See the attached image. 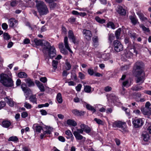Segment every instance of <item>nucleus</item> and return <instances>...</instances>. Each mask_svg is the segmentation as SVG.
Returning <instances> with one entry per match:
<instances>
[{
	"label": "nucleus",
	"instance_id": "obj_1",
	"mask_svg": "<svg viewBox=\"0 0 151 151\" xmlns=\"http://www.w3.org/2000/svg\"><path fill=\"white\" fill-rule=\"evenodd\" d=\"M43 51L44 53L47 52L48 53V56L46 55L45 56V59L47 61V63H48L50 58L52 59L56 55L55 48L53 46H51L50 43L48 42H46L45 43Z\"/></svg>",
	"mask_w": 151,
	"mask_h": 151
},
{
	"label": "nucleus",
	"instance_id": "obj_2",
	"mask_svg": "<svg viewBox=\"0 0 151 151\" xmlns=\"http://www.w3.org/2000/svg\"><path fill=\"white\" fill-rule=\"evenodd\" d=\"M0 82L5 86L7 87H12L14 86V81L12 79V73L9 72L8 74L2 73L0 75Z\"/></svg>",
	"mask_w": 151,
	"mask_h": 151
},
{
	"label": "nucleus",
	"instance_id": "obj_3",
	"mask_svg": "<svg viewBox=\"0 0 151 151\" xmlns=\"http://www.w3.org/2000/svg\"><path fill=\"white\" fill-rule=\"evenodd\" d=\"M36 6L38 12L40 15H46L49 12L47 6L44 3L41 1L36 0Z\"/></svg>",
	"mask_w": 151,
	"mask_h": 151
},
{
	"label": "nucleus",
	"instance_id": "obj_4",
	"mask_svg": "<svg viewBox=\"0 0 151 151\" xmlns=\"http://www.w3.org/2000/svg\"><path fill=\"white\" fill-rule=\"evenodd\" d=\"M135 76L137 78L136 79V82L137 83L140 82L139 85H141L144 82V73L142 70L137 71L135 73Z\"/></svg>",
	"mask_w": 151,
	"mask_h": 151
},
{
	"label": "nucleus",
	"instance_id": "obj_5",
	"mask_svg": "<svg viewBox=\"0 0 151 151\" xmlns=\"http://www.w3.org/2000/svg\"><path fill=\"white\" fill-rule=\"evenodd\" d=\"M132 122L134 127L136 128L141 127L144 123L142 119L136 117L132 119Z\"/></svg>",
	"mask_w": 151,
	"mask_h": 151
},
{
	"label": "nucleus",
	"instance_id": "obj_6",
	"mask_svg": "<svg viewBox=\"0 0 151 151\" xmlns=\"http://www.w3.org/2000/svg\"><path fill=\"white\" fill-rule=\"evenodd\" d=\"M113 46L114 50L116 52H118L123 50L122 45L118 40H115L114 41Z\"/></svg>",
	"mask_w": 151,
	"mask_h": 151
},
{
	"label": "nucleus",
	"instance_id": "obj_7",
	"mask_svg": "<svg viewBox=\"0 0 151 151\" xmlns=\"http://www.w3.org/2000/svg\"><path fill=\"white\" fill-rule=\"evenodd\" d=\"M112 127H118L124 131L126 127L125 122H122L121 121H117L114 122L113 124Z\"/></svg>",
	"mask_w": 151,
	"mask_h": 151
},
{
	"label": "nucleus",
	"instance_id": "obj_8",
	"mask_svg": "<svg viewBox=\"0 0 151 151\" xmlns=\"http://www.w3.org/2000/svg\"><path fill=\"white\" fill-rule=\"evenodd\" d=\"M83 33L84 37L88 41L91 40L92 36L91 32L88 30L84 29L83 31Z\"/></svg>",
	"mask_w": 151,
	"mask_h": 151
},
{
	"label": "nucleus",
	"instance_id": "obj_9",
	"mask_svg": "<svg viewBox=\"0 0 151 151\" xmlns=\"http://www.w3.org/2000/svg\"><path fill=\"white\" fill-rule=\"evenodd\" d=\"M8 24L10 27L13 28H15L18 24V21L14 18L9 19Z\"/></svg>",
	"mask_w": 151,
	"mask_h": 151
},
{
	"label": "nucleus",
	"instance_id": "obj_10",
	"mask_svg": "<svg viewBox=\"0 0 151 151\" xmlns=\"http://www.w3.org/2000/svg\"><path fill=\"white\" fill-rule=\"evenodd\" d=\"M68 37L71 40L72 42L74 44L77 43L76 39L73 33V31L71 30L69 31L68 32Z\"/></svg>",
	"mask_w": 151,
	"mask_h": 151
},
{
	"label": "nucleus",
	"instance_id": "obj_11",
	"mask_svg": "<svg viewBox=\"0 0 151 151\" xmlns=\"http://www.w3.org/2000/svg\"><path fill=\"white\" fill-rule=\"evenodd\" d=\"M142 65V63L141 61H137L135 63L134 66V69L136 73L137 71H139L141 70Z\"/></svg>",
	"mask_w": 151,
	"mask_h": 151
},
{
	"label": "nucleus",
	"instance_id": "obj_12",
	"mask_svg": "<svg viewBox=\"0 0 151 151\" xmlns=\"http://www.w3.org/2000/svg\"><path fill=\"white\" fill-rule=\"evenodd\" d=\"M80 127L81 128L83 129V131H84L87 133H90L91 131V128L88 126L84 124H82Z\"/></svg>",
	"mask_w": 151,
	"mask_h": 151
},
{
	"label": "nucleus",
	"instance_id": "obj_13",
	"mask_svg": "<svg viewBox=\"0 0 151 151\" xmlns=\"http://www.w3.org/2000/svg\"><path fill=\"white\" fill-rule=\"evenodd\" d=\"M72 112L75 115L78 116H81L83 115L85 113V112L84 111H79L77 109L73 110L72 111Z\"/></svg>",
	"mask_w": 151,
	"mask_h": 151
},
{
	"label": "nucleus",
	"instance_id": "obj_14",
	"mask_svg": "<svg viewBox=\"0 0 151 151\" xmlns=\"http://www.w3.org/2000/svg\"><path fill=\"white\" fill-rule=\"evenodd\" d=\"M141 111L145 115H151V109L144 108L141 109Z\"/></svg>",
	"mask_w": 151,
	"mask_h": 151
},
{
	"label": "nucleus",
	"instance_id": "obj_15",
	"mask_svg": "<svg viewBox=\"0 0 151 151\" xmlns=\"http://www.w3.org/2000/svg\"><path fill=\"white\" fill-rule=\"evenodd\" d=\"M64 43L65 48L68 50L70 52L72 53L73 52L69 46L68 42V38L67 36L65 37L64 38Z\"/></svg>",
	"mask_w": 151,
	"mask_h": 151
},
{
	"label": "nucleus",
	"instance_id": "obj_16",
	"mask_svg": "<svg viewBox=\"0 0 151 151\" xmlns=\"http://www.w3.org/2000/svg\"><path fill=\"white\" fill-rule=\"evenodd\" d=\"M35 83L41 92H44L45 91V88L42 83L39 81H36Z\"/></svg>",
	"mask_w": 151,
	"mask_h": 151
},
{
	"label": "nucleus",
	"instance_id": "obj_17",
	"mask_svg": "<svg viewBox=\"0 0 151 151\" xmlns=\"http://www.w3.org/2000/svg\"><path fill=\"white\" fill-rule=\"evenodd\" d=\"M117 12L122 15H125L126 14V10L123 8L122 6H121L118 7Z\"/></svg>",
	"mask_w": 151,
	"mask_h": 151
},
{
	"label": "nucleus",
	"instance_id": "obj_18",
	"mask_svg": "<svg viewBox=\"0 0 151 151\" xmlns=\"http://www.w3.org/2000/svg\"><path fill=\"white\" fill-rule=\"evenodd\" d=\"M24 81L27 84L29 87L33 86L35 85L34 83L32 80L29 78L25 79Z\"/></svg>",
	"mask_w": 151,
	"mask_h": 151
},
{
	"label": "nucleus",
	"instance_id": "obj_19",
	"mask_svg": "<svg viewBox=\"0 0 151 151\" xmlns=\"http://www.w3.org/2000/svg\"><path fill=\"white\" fill-rule=\"evenodd\" d=\"M93 45V46L96 47L99 45L98 38L97 36H94L92 38Z\"/></svg>",
	"mask_w": 151,
	"mask_h": 151
},
{
	"label": "nucleus",
	"instance_id": "obj_20",
	"mask_svg": "<svg viewBox=\"0 0 151 151\" xmlns=\"http://www.w3.org/2000/svg\"><path fill=\"white\" fill-rule=\"evenodd\" d=\"M22 3V1H18L16 0H13L10 2V5L12 7H14L16 6L19 3V5H21V4Z\"/></svg>",
	"mask_w": 151,
	"mask_h": 151
},
{
	"label": "nucleus",
	"instance_id": "obj_21",
	"mask_svg": "<svg viewBox=\"0 0 151 151\" xmlns=\"http://www.w3.org/2000/svg\"><path fill=\"white\" fill-rule=\"evenodd\" d=\"M2 124L3 127L7 128L10 126L11 124V123L10 121L4 120L2 122Z\"/></svg>",
	"mask_w": 151,
	"mask_h": 151
},
{
	"label": "nucleus",
	"instance_id": "obj_22",
	"mask_svg": "<svg viewBox=\"0 0 151 151\" xmlns=\"http://www.w3.org/2000/svg\"><path fill=\"white\" fill-rule=\"evenodd\" d=\"M67 124L69 126L75 127L77 125V124L74 120L70 119H68L67 121Z\"/></svg>",
	"mask_w": 151,
	"mask_h": 151
},
{
	"label": "nucleus",
	"instance_id": "obj_23",
	"mask_svg": "<svg viewBox=\"0 0 151 151\" xmlns=\"http://www.w3.org/2000/svg\"><path fill=\"white\" fill-rule=\"evenodd\" d=\"M131 89L133 91H139L143 89L142 87L139 86L138 85L133 86Z\"/></svg>",
	"mask_w": 151,
	"mask_h": 151
},
{
	"label": "nucleus",
	"instance_id": "obj_24",
	"mask_svg": "<svg viewBox=\"0 0 151 151\" xmlns=\"http://www.w3.org/2000/svg\"><path fill=\"white\" fill-rule=\"evenodd\" d=\"M73 134L76 139L81 140L83 138L85 139V138L83 137V136L78 133L77 132H73Z\"/></svg>",
	"mask_w": 151,
	"mask_h": 151
},
{
	"label": "nucleus",
	"instance_id": "obj_25",
	"mask_svg": "<svg viewBox=\"0 0 151 151\" xmlns=\"http://www.w3.org/2000/svg\"><path fill=\"white\" fill-rule=\"evenodd\" d=\"M86 108L88 110L92 111L93 113H94L96 111V110L94 108L89 104H86Z\"/></svg>",
	"mask_w": 151,
	"mask_h": 151
},
{
	"label": "nucleus",
	"instance_id": "obj_26",
	"mask_svg": "<svg viewBox=\"0 0 151 151\" xmlns=\"http://www.w3.org/2000/svg\"><path fill=\"white\" fill-rule=\"evenodd\" d=\"M143 137V140L145 141H148L150 139V137L149 134L147 132H144L142 134Z\"/></svg>",
	"mask_w": 151,
	"mask_h": 151
},
{
	"label": "nucleus",
	"instance_id": "obj_27",
	"mask_svg": "<svg viewBox=\"0 0 151 151\" xmlns=\"http://www.w3.org/2000/svg\"><path fill=\"white\" fill-rule=\"evenodd\" d=\"M56 99L59 104H61L63 102V99L61 94L60 93H58L57 95Z\"/></svg>",
	"mask_w": 151,
	"mask_h": 151
},
{
	"label": "nucleus",
	"instance_id": "obj_28",
	"mask_svg": "<svg viewBox=\"0 0 151 151\" xmlns=\"http://www.w3.org/2000/svg\"><path fill=\"white\" fill-rule=\"evenodd\" d=\"M5 100L7 104L11 106H13L14 105L13 102L12 101L11 99H9L8 97H5L4 99Z\"/></svg>",
	"mask_w": 151,
	"mask_h": 151
},
{
	"label": "nucleus",
	"instance_id": "obj_29",
	"mask_svg": "<svg viewBox=\"0 0 151 151\" xmlns=\"http://www.w3.org/2000/svg\"><path fill=\"white\" fill-rule=\"evenodd\" d=\"M34 42L35 44L37 46H42L43 44L42 40H40L35 39L34 40Z\"/></svg>",
	"mask_w": 151,
	"mask_h": 151
},
{
	"label": "nucleus",
	"instance_id": "obj_30",
	"mask_svg": "<svg viewBox=\"0 0 151 151\" xmlns=\"http://www.w3.org/2000/svg\"><path fill=\"white\" fill-rule=\"evenodd\" d=\"M17 76L20 78H26L27 75L24 72H21L18 73Z\"/></svg>",
	"mask_w": 151,
	"mask_h": 151
},
{
	"label": "nucleus",
	"instance_id": "obj_31",
	"mask_svg": "<svg viewBox=\"0 0 151 151\" xmlns=\"http://www.w3.org/2000/svg\"><path fill=\"white\" fill-rule=\"evenodd\" d=\"M137 14L139 17V19L142 21H145L147 20V18L146 17H144L143 14L139 12H138L137 13Z\"/></svg>",
	"mask_w": 151,
	"mask_h": 151
},
{
	"label": "nucleus",
	"instance_id": "obj_32",
	"mask_svg": "<svg viewBox=\"0 0 151 151\" xmlns=\"http://www.w3.org/2000/svg\"><path fill=\"white\" fill-rule=\"evenodd\" d=\"M29 99L30 102H32L33 103L37 104V99L35 96L32 95L30 96Z\"/></svg>",
	"mask_w": 151,
	"mask_h": 151
},
{
	"label": "nucleus",
	"instance_id": "obj_33",
	"mask_svg": "<svg viewBox=\"0 0 151 151\" xmlns=\"http://www.w3.org/2000/svg\"><path fill=\"white\" fill-rule=\"evenodd\" d=\"M95 19L100 24L104 23L106 21L105 19H101L98 16L96 17L95 18Z\"/></svg>",
	"mask_w": 151,
	"mask_h": 151
},
{
	"label": "nucleus",
	"instance_id": "obj_34",
	"mask_svg": "<svg viewBox=\"0 0 151 151\" xmlns=\"http://www.w3.org/2000/svg\"><path fill=\"white\" fill-rule=\"evenodd\" d=\"M9 141H12L16 142L18 140V139L16 136H12L9 137L8 140Z\"/></svg>",
	"mask_w": 151,
	"mask_h": 151
},
{
	"label": "nucleus",
	"instance_id": "obj_35",
	"mask_svg": "<svg viewBox=\"0 0 151 151\" xmlns=\"http://www.w3.org/2000/svg\"><path fill=\"white\" fill-rule=\"evenodd\" d=\"M128 35L131 38H133L134 39H135L137 37L136 34L133 32L131 31H129L128 32Z\"/></svg>",
	"mask_w": 151,
	"mask_h": 151
},
{
	"label": "nucleus",
	"instance_id": "obj_36",
	"mask_svg": "<svg viewBox=\"0 0 151 151\" xmlns=\"http://www.w3.org/2000/svg\"><path fill=\"white\" fill-rule=\"evenodd\" d=\"M121 28H119L117 30H116L115 32V37L116 39H119L120 36V35L121 34Z\"/></svg>",
	"mask_w": 151,
	"mask_h": 151
},
{
	"label": "nucleus",
	"instance_id": "obj_37",
	"mask_svg": "<svg viewBox=\"0 0 151 151\" xmlns=\"http://www.w3.org/2000/svg\"><path fill=\"white\" fill-rule=\"evenodd\" d=\"M84 90L86 92L90 93L91 92V86H84Z\"/></svg>",
	"mask_w": 151,
	"mask_h": 151
},
{
	"label": "nucleus",
	"instance_id": "obj_38",
	"mask_svg": "<svg viewBox=\"0 0 151 151\" xmlns=\"http://www.w3.org/2000/svg\"><path fill=\"white\" fill-rule=\"evenodd\" d=\"M129 18L132 23L134 25L136 24L137 21V19L135 18L134 17L130 16L129 17Z\"/></svg>",
	"mask_w": 151,
	"mask_h": 151
},
{
	"label": "nucleus",
	"instance_id": "obj_39",
	"mask_svg": "<svg viewBox=\"0 0 151 151\" xmlns=\"http://www.w3.org/2000/svg\"><path fill=\"white\" fill-rule=\"evenodd\" d=\"M94 121L99 125H104V122L100 119L95 118L94 119Z\"/></svg>",
	"mask_w": 151,
	"mask_h": 151
},
{
	"label": "nucleus",
	"instance_id": "obj_40",
	"mask_svg": "<svg viewBox=\"0 0 151 151\" xmlns=\"http://www.w3.org/2000/svg\"><path fill=\"white\" fill-rule=\"evenodd\" d=\"M107 26L108 27H110L112 29H115V26L114 23L112 22H109L107 24Z\"/></svg>",
	"mask_w": 151,
	"mask_h": 151
},
{
	"label": "nucleus",
	"instance_id": "obj_41",
	"mask_svg": "<svg viewBox=\"0 0 151 151\" xmlns=\"http://www.w3.org/2000/svg\"><path fill=\"white\" fill-rule=\"evenodd\" d=\"M66 65L65 69L67 70H69L71 68V65L69 62L68 61H66L65 63Z\"/></svg>",
	"mask_w": 151,
	"mask_h": 151
},
{
	"label": "nucleus",
	"instance_id": "obj_42",
	"mask_svg": "<svg viewBox=\"0 0 151 151\" xmlns=\"http://www.w3.org/2000/svg\"><path fill=\"white\" fill-rule=\"evenodd\" d=\"M125 55L127 58H130L132 56V53L129 51H126L125 52Z\"/></svg>",
	"mask_w": 151,
	"mask_h": 151
},
{
	"label": "nucleus",
	"instance_id": "obj_43",
	"mask_svg": "<svg viewBox=\"0 0 151 151\" xmlns=\"http://www.w3.org/2000/svg\"><path fill=\"white\" fill-rule=\"evenodd\" d=\"M42 129V127L41 126L37 125L35 127L36 131L38 133H40L41 130Z\"/></svg>",
	"mask_w": 151,
	"mask_h": 151
},
{
	"label": "nucleus",
	"instance_id": "obj_44",
	"mask_svg": "<svg viewBox=\"0 0 151 151\" xmlns=\"http://www.w3.org/2000/svg\"><path fill=\"white\" fill-rule=\"evenodd\" d=\"M58 62L57 61L53 60L52 61V65L53 68L54 70H55L57 68V65Z\"/></svg>",
	"mask_w": 151,
	"mask_h": 151
},
{
	"label": "nucleus",
	"instance_id": "obj_45",
	"mask_svg": "<svg viewBox=\"0 0 151 151\" xmlns=\"http://www.w3.org/2000/svg\"><path fill=\"white\" fill-rule=\"evenodd\" d=\"M140 27L145 32H150L149 28H146L143 24L141 25Z\"/></svg>",
	"mask_w": 151,
	"mask_h": 151
},
{
	"label": "nucleus",
	"instance_id": "obj_46",
	"mask_svg": "<svg viewBox=\"0 0 151 151\" xmlns=\"http://www.w3.org/2000/svg\"><path fill=\"white\" fill-rule=\"evenodd\" d=\"M3 37L4 39L6 40H8L10 38V36L7 33H4V34Z\"/></svg>",
	"mask_w": 151,
	"mask_h": 151
},
{
	"label": "nucleus",
	"instance_id": "obj_47",
	"mask_svg": "<svg viewBox=\"0 0 151 151\" xmlns=\"http://www.w3.org/2000/svg\"><path fill=\"white\" fill-rule=\"evenodd\" d=\"M114 39V36L112 33L109 34V40L110 41V43L112 42V40Z\"/></svg>",
	"mask_w": 151,
	"mask_h": 151
},
{
	"label": "nucleus",
	"instance_id": "obj_48",
	"mask_svg": "<svg viewBox=\"0 0 151 151\" xmlns=\"http://www.w3.org/2000/svg\"><path fill=\"white\" fill-rule=\"evenodd\" d=\"M24 106L28 109H30L32 107L31 105L27 102H25L24 103Z\"/></svg>",
	"mask_w": 151,
	"mask_h": 151
},
{
	"label": "nucleus",
	"instance_id": "obj_49",
	"mask_svg": "<svg viewBox=\"0 0 151 151\" xmlns=\"http://www.w3.org/2000/svg\"><path fill=\"white\" fill-rule=\"evenodd\" d=\"M65 134L67 135L68 137H67L66 138L67 139H69L70 136H72L73 135L72 133L70 130H68L65 131Z\"/></svg>",
	"mask_w": 151,
	"mask_h": 151
},
{
	"label": "nucleus",
	"instance_id": "obj_50",
	"mask_svg": "<svg viewBox=\"0 0 151 151\" xmlns=\"http://www.w3.org/2000/svg\"><path fill=\"white\" fill-rule=\"evenodd\" d=\"M57 6V4L56 3L54 2L51 3L49 5L51 9H53L56 7Z\"/></svg>",
	"mask_w": 151,
	"mask_h": 151
},
{
	"label": "nucleus",
	"instance_id": "obj_51",
	"mask_svg": "<svg viewBox=\"0 0 151 151\" xmlns=\"http://www.w3.org/2000/svg\"><path fill=\"white\" fill-rule=\"evenodd\" d=\"M78 77L81 80H83L85 79V75L83 73L81 72L78 73Z\"/></svg>",
	"mask_w": 151,
	"mask_h": 151
},
{
	"label": "nucleus",
	"instance_id": "obj_52",
	"mask_svg": "<svg viewBox=\"0 0 151 151\" xmlns=\"http://www.w3.org/2000/svg\"><path fill=\"white\" fill-rule=\"evenodd\" d=\"M6 103L5 101H0V110L5 106Z\"/></svg>",
	"mask_w": 151,
	"mask_h": 151
},
{
	"label": "nucleus",
	"instance_id": "obj_53",
	"mask_svg": "<svg viewBox=\"0 0 151 151\" xmlns=\"http://www.w3.org/2000/svg\"><path fill=\"white\" fill-rule=\"evenodd\" d=\"M49 106V104L48 103H46L45 104H41L38 105V107L39 108H42L44 107H48Z\"/></svg>",
	"mask_w": 151,
	"mask_h": 151
},
{
	"label": "nucleus",
	"instance_id": "obj_54",
	"mask_svg": "<svg viewBox=\"0 0 151 151\" xmlns=\"http://www.w3.org/2000/svg\"><path fill=\"white\" fill-rule=\"evenodd\" d=\"M88 73L90 76H92L94 74L93 70L91 68H89L88 70Z\"/></svg>",
	"mask_w": 151,
	"mask_h": 151
},
{
	"label": "nucleus",
	"instance_id": "obj_55",
	"mask_svg": "<svg viewBox=\"0 0 151 151\" xmlns=\"http://www.w3.org/2000/svg\"><path fill=\"white\" fill-rule=\"evenodd\" d=\"M60 51L64 55H66L68 53V51L67 50L64 48L60 50Z\"/></svg>",
	"mask_w": 151,
	"mask_h": 151
},
{
	"label": "nucleus",
	"instance_id": "obj_56",
	"mask_svg": "<svg viewBox=\"0 0 151 151\" xmlns=\"http://www.w3.org/2000/svg\"><path fill=\"white\" fill-rule=\"evenodd\" d=\"M40 80L43 83H45L47 82V79L46 77H42L40 78Z\"/></svg>",
	"mask_w": 151,
	"mask_h": 151
},
{
	"label": "nucleus",
	"instance_id": "obj_57",
	"mask_svg": "<svg viewBox=\"0 0 151 151\" xmlns=\"http://www.w3.org/2000/svg\"><path fill=\"white\" fill-rule=\"evenodd\" d=\"M28 115L27 113V112H23L21 114L22 117L23 118H25L27 117Z\"/></svg>",
	"mask_w": 151,
	"mask_h": 151
},
{
	"label": "nucleus",
	"instance_id": "obj_58",
	"mask_svg": "<svg viewBox=\"0 0 151 151\" xmlns=\"http://www.w3.org/2000/svg\"><path fill=\"white\" fill-rule=\"evenodd\" d=\"M67 32V30L65 27H62V33L64 35H65L66 34Z\"/></svg>",
	"mask_w": 151,
	"mask_h": 151
},
{
	"label": "nucleus",
	"instance_id": "obj_59",
	"mask_svg": "<svg viewBox=\"0 0 151 151\" xmlns=\"http://www.w3.org/2000/svg\"><path fill=\"white\" fill-rule=\"evenodd\" d=\"M82 87V85L80 84H78L76 87V91H80L81 90Z\"/></svg>",
	"mask_w": 151,
	"mask_h": 151
},
{
	"label": "nucleus",
	"instance_id": "obj_60",
	"mask_svg": "<svg viewBox=\"0 0 151 151\" xmlns=\"http://www.w3.org/2000/svg\"><path fill=\"white\" fill-rule=\"evenodd\" d=\"M23 91L26 95H28L31 92V90L30 89L28 88L25 89Z\"/></svg>",
	"mask_w": 151,
	"mask_h": 151
},
{
	"label": "nucleus",
	"instance_id": "obj_61",
	"mask_svg": "<svg viewBox=\"0 0 151 151\" xmlns=\"http://www.w3.org/2000/svg\"><path fill=\"white\" fill-rule=\"evenodd\" d=\"M41 114L42 115H46L47 114V112L46 110L44 109H41L40 111Z\"/></svg>",
	"mask_w": 151,
	"mask_h": 151
},
{
	"label": "nucleus",
	"instance_id": "obj_62",
	"mask_svg": "<svg viewBox=\"0 0 151 151\" xmlns=\"http://www.w3.org/2000/svg\"><path fill=\"white\" fill-rule=\"evenodd\" d=\"M58 139L59 141L64 142L65 141V138L62 136H59L58 138Z\"/></svg>",
	"mask_w": 151,
	"mask_h": 151
},
{
	"label": "nucleus",
	"instance_id": "obj_63",
	"mask_svg": "<svg viewBox=\"0 0 151 151\" xmlns=\"http://www.w3.org/2000/svg\"><path fill=\"white\" fill-rule=\"evenodd\" d=\"M2 28L4 30H6L8 28V25L6 23H3L2 25Z\"/></svg>",
	"mask_w": 151,
	"mask_h": 151
},
{
	"label": "nucleus",
	"instance_id": "obj_64",
	"mask_svg": "<svg viewBox=\"0 0 151 151\" xmlns=\"http://www.w3.org/2000/svg\"><path fill=\"white\" fill-rule=\"evenodd\" d=\"M112 89L111 87L107 86L105 87L104 88V90L106 92H109Z\"/></svg>",
	"mask_w": 151,
	"mask_h": 151
}]
</instances>
